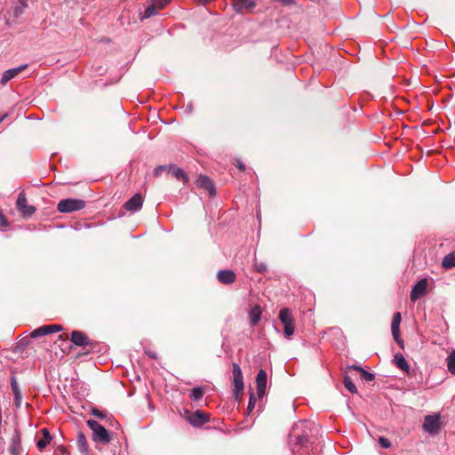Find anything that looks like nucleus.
<instances>
[{
  "instance_id": "28",
  "label": "nucleus",
  "mask_w": 455,
  "mask_h": 455,
  "mask_svg": "<svg viewBox=\"0 0 455 455\" xmlns=\"http://www.w3.org/2000/svg\"><path fill=\"white\" fill-rule=\"evenodd\" d=\"M28 4L26 0H19V3L13 9V14L16 18L20 17L24 10L27 8Z\"/></svg>"
},
{
  "instance_id": "45",
  "label": "nucleus",
  "mask_w": 455,
  "mask_h": 455,
  "mask_svg": "<svg viewBox=\"0 0 455 455\" xmlns=\"http://www.w3.org/2000/svg\"><path fill=\"white\" fill-rule=\"evenodd\" d=\"M4 117H5V115L3 116H0V123L4 119Z\"/></svg>"
},
{
  "instance_id": "9",
  "label": "nucleus",
  "mask_w": 455,
  "mask_h": 455,
  "mask_svg": "<svg viewBox=\"0 0 455 455\" xmlns=\"http://www.w3.org/2000/svg\"><path fill=\"white\" fill-rule=\"evenodd\" d=\"M402 321V316L399 312H396L393 315L392 323H391V332L392 336L395 339V341L400 345L403 346V339L400 338V323Z\"/></svg>"
},
{
  "instance_id": "11",
  "label": "nucleus",
  "mask_w": 455,
  "mask_h": 455,
  "mask_svg": "<svg viewBox=\"0 0 455 455\" xmlns=\"http://www.w3.org/2000/svg\"><path fill=\"white\" fill-rule=\"evenodd\" d=\"M9 451L11 455H21L22 453L21 435L18 429L14 430L12 436Z\"/></svg>"
},
{
  "instance_id": "46",
  "label": "nucleus",
  "mask_w": 455,
  "mask_h": 455,
  "mask_svg": "<svg viewBox=\"0 0 455 455\" xmlns=\"http://www.w3.org/2000/svg\"><path fill=\"white\" fill-rule=\"evenodd\" d=\"M59 339H63V335H60Z\"/></svg>"
},
{
  "instance_id": "35",
  "label": "nucleus",
  "mask_w": 455,
  "mask_h": 455,
  "mask_svg": "<svg viewBox=\"0 0 455 455\" xmlns=\"http://www.w3.org/2000/svg\"><path fill=\"white\" fill-rule=\"evenodd\" d=\"M379 443L384 449H387L391 446V442L387 438H385V437H380L379 439Z\"/></svg>"
},
{
  "instance_id": "8",
  "label": "nucleus",
  "mask_w": 455,
  "mask_h": 455,
  "mask_svg": "<svg viewBox=\"0 0 455 455\" xmlns=\"http://www.w3.org/2000/svg\"><path fill=\"white\" fill-rule=\"evenodd\" d=\"M232 6L237 13L252 12L256 6V0H232Z\"/></svg>"
},
{
  "instance_id": "3",
  "label": "nucleus",
  "mask_w": 455,
  "mask_h": 455,
  "mask_svg": "<svg viewBox=\"0 0 455 455\" xmlns=\"http://www.w3.org/2000/svg\"><path fill=\"white\" fill-rule=\"evenodd\" d=\"M85 207V202L82 199L67 198L58 203L57 210L61 213H70L82 210Z\"/></svg>"
},
{
  "instance_id": "25",
  "label": "nucleus",
  "mask_w": 455,
  "mask_h": 455,
  "mask_svg": "<svg viewBox=\"0 0 455 455\" xmlns=\"http://www.w3.org/2000/svg\"><path fill=\"white\" fill-rule=\"evenodd\" d=\"M394 360H395V363L396 366L399 369H401V370H403L404 371H409L408 363L405 360L404 356L401 353L395 354V356H394Z\"/></svg>"
},
{
  "instance_id": "18",
  "label": "nucleus",
  "mask_w": 455,
  "mask_h": 455,
  "mask_svg": "<svg viewBox=\"0 0 455 455\" xmlns=\"http://www.w3.org/2000/svg\"><path fill=\"white\" fill-rule=\"evenodd\" d=\"M217 278L220 283L224 284L233 283L235 280V274L229 269L220 270L217 274Z\"/></svg>"
},
{
  "instance_id": "22",
  "label": "nucleus",
  "mask_w": 455,
  "mask_h": 455,
  "mask_svg": "<svg viewBox=\"0 0 455 455\" xmlns=\"http://www.w3.org/2000/svg\"><path fill=\"white\" fill-rule=\"evenodd\" d=\"M168 172H170L177 180H182L184 183H187L188 181V177L186 174V172L182 169L175 165H169Z\"/></svg>"
},
{
  "instance_id": "10",
  "label": "nucleus",
  "mask_w": 455,
  "mask_h": 455,
  "mask_svg": "<svg viewBox=\"0 0 455 455\" xmlns=\"http://www.w3.org/2000/svg\"><path fill=\"white\" fill-rule=\"evenodd\" d=\"M427 279H421L416 283V284L412 287L411 291V300L416 301L419 299L421 296H423L427 291Z\"/></svg>"
},
{
  "instance_id": "17",
  "label": "nucleus",
  "mask_w": 455,
  "mask_h": 455,
  "mask_svg": "<svg viewBox=\"0 0 455 455\" xmlns=\"http://www.w3.org/2000/svg\"><path fill=\"white\" fill-rule=\"evenodd\" d=\"M196 184L198 187L206 189L210 196H214L216 194V190L214 185L210 178L205 175H200L197 178Z\"/></svg>"
},
{
  "instance_id": "44",
  "label": "nucleus",
  "mask_w": 455,
  "mask_h": 455,
  "mask_svg": "<svg viewBox=\"0 0 455 455\" xmlns=\"http://www.w3.org/2000/svg\"><path fill=\"white\" fill-rule=\"evenodd\" d=\"M188 108L189 109V112H191V111H192V105H191V104H188Z\"/></svg>"
},
{
  "instance_id": "5",
  "label": "nucleus",
  "mask_w": 455,
  "mask_h": 455,
  "mask_svg": "<svg viewBox=\"0 0 455 455\" xmlns=\"http://www.w3.org/2000/svg\"><path fill=\"white\" fill-rule=\"evenodd\" d=\"M422 428L431 435H435L441 429V417L439 413L427 415L424 418Z\"/></svg>"
},
{
  "instance_id": "36",
  "label": "nucleus",
  "mask_w": 455,
  "mask_h": 455,
  "mask_svg": "<svg viewBox=\"0 0 455 455\" xmlns=\"http://www.w3.org/2000/svg\"><path fill=\"white\" fill-rule=\"evenodd\" d=\"M254 267H255V269L257 270V272H259L260 274L265 273L267 269V265L262 262L255 263Z\"/></svg>"
},
{
  "instance_id": "27",
  "label": "nucleus",
  "mask_w": 455,
  "mask_h": 455,
  "mask_svg": "<svg viewBox=\"0 0 455 455\" xmlns=\"http://www.w3.org/2000/svg\"><path fill=\"white\" fill-rule=\"evenodd\" d=\"M343 383L345 387L351 393V394H356L357 388L355 383L353 382L351 377H349L347 374H345Z\"/></svg>"
},
{
  "instance_id": "16",
  "label": "nucleus",
  "mask_w": 455,
  "mask_h": 455,
  "mask_svg": "<svg viewBox=\"0 0 455 455\" xmlns=\"http://www.w3.org/2000/svg\"><path fill=\"white\" fill-rule=\"evenodd\" d=\"M28 67L27 64L21 65L18 68H10L4 72L2 78H1V84L3 85L6 84L10 80L14 78L17 75H19L21 71H23Z\"/></svg>"
},
{
  "instance_id": "34",
  "label": "nucleus",
  "mask_w": 455,
  "mask_h": 455,
  "mask_svg": "<svg viewBox=\"0 0 455 455\" xmlns=\"http://www.w3.org/2000/svg\"><path fill=\"white\" fill-rule=\"evenodd\" d=\"M44 326H41L36 330H34L31 333H30V337L33 338V339H36V338H38V337H42V336H44L45 335V332L44 331Z\"/></svg>"
},
{
  "instance_id": "19",
  "label": "nucleus",
  "mask_w": 455,
  "mask_h": 455,
  "mask_svg": "<svg viewBox=\"0 0 455 455\" xmlns=\"http://www.w3.org/2000/svg\"><path fill=\"white\" fill-rule=\"evenodd\" d=\"M11 387L14 395V403L17 408H20L22 403V394L20 389L17 379L14 376L11 378Z\"/></svg>"
},
{
  "instance_id": "38",
  "label": "nucleus",
  "mask_w": 455,
  "mask_h": 455,
  "mask_svg": "<svg viewBox=\"0 0 455 455\" xmlns=\"http://www.w3.org/2000/svg\"><path fill=\"white\" fill-rule=\"evenodd\" d=\"M8 226V221L0 211V228H4Z\"/></svg>"
},
{
  "instance_id": "31",
  "label": "nucleus",
  "mask_w": 455,
  "mask_h": 455,
  "mask_svg": "<svg viewBox=\"0 0 455 455\" xmlns=\"http://www.w3.org/2000/svg\"><path fill=\"white\" fill-rule=\"evenodd\" d=\"M44 329L45 335L53 333V332H59L63 330L61 325L59 324H50V325H43Z\"/></svg>"
},
{
  "instance_id": "39",
  "label": "nucleus",
  "mask_w": 455,
  "mask_h": 455,
  "mask_svg": "<svg viewBox=\"0 0 455 455\" xmlns=\"http://www.w3.org/2000/svg\"><path fill=\"white\" fill-rule=\"evenodd\" d=\"M164 170L168 171V166H164V165L158 166L155 169V174L159 175Z\"/></svg>"
},
{
  "instance_id": "2",
  "label": "nucleus",
  "mask_w": 455,
  "mask_h": 455,
  "mask_svg": "<svg viewBox=\"0 0 455 455\" xmlns=\"http://www.w3.org/2000/svg\"><path fill=\"white\" fill-rule=\"evenodd\" d=\"M87 426L92 431V440L95 443L107 444L112 440L109 431L94 419H88Z\"/></svg>"
},
{
  "instance_id": "12",
  "label": "nucleus",
  "mask_w": 455,
  "mask_h": 455,
  "mask_svg": "<svg viewBox=\"0 0 455 455\" xmlns=\"http://www.w3.org/2000/svg\"><path fill=\"white\" fill-rule=\"evenodd\" d=\"M71 342L78 347L86 348L92 345L89 338L80 331H73L71 333Z\"/></svg>"
},
{
  "instance_id": "40",
  "label": "nucleus",
  "mask_w": 455,
  "mask_h": 455,
  "mask_svg": "<svg viewBox=\"0 0 455 455\" xmlns=\"http://www.w3.org/2000/svg\"><path fill=\"white\" fill-rule=\"evenodd\" d=\"M235 162H236V167L240 171H244L245 170V165H244V164L241 160L237 159Z\"/></svg>"
},
{
  "instance_id": "7",
  "label": "nucleus",
  "mask_w": 455,
  "mask_h": 455,
  "mask_svg": "<svg viewBox=\"0 0 455 455\" xmlns=\"http://www.w3.org/2000/svg\"><path fill=\"white\" fill-rule=\"evenodd\" d=\"M17 208L24 218H29L36 212V207L28 204L27 197L24 192H20L17 198Z\"/></svg>"
},
{
  "instance_id": "42",
  "label": "nucleus",
  "mask_w": 455,
  "mask_h": 455,
  "mask_svg": "<svg viewBox=\"0 0 455 455\" xmlns=\"http://www.w3.org/2000/svg\"><path fill=\"white\" fill-rule=\"evenodd\" d=\"M360 368H362L361 366H358V365H351L348 367V369L350 370H355V371H357L360 372Z\"/></svg>"
},
{
  "instance_id": "13",
  "label": "nucleus",
  "mask_w": 455,
  "mask_h": 455,
  "mask_svg": "<svg viewBox=\"0 0 455 455\" xmlns=\"http://www.w3.org/2000/svg\"><path fill=\"white\" fill-rule=\"evenodd\" d=\"M267 383V374L265 370H259L256 377L257 394L259 397H263L266 393Z\"/></svg>"
},
{
  "instance_id": "15",
  "label": "nucleus",
  "mask_w": 455,
  "mask_h": 455,
  "mask_svg": "<svg viewBox=\"0 0 455 455\" xmlns=\"http://www.w3.org/2000/svg\"><path fill=\"white\" fill-rule=\"evenodd\" d=\"M143 198L140 194H135L125 203V209L129 212H138L141 209Z\"/></svg>"
},
{
  "instance_id": "30",
  "label": "nucleus",
  "mask_w": 455,
  "mask_h": 455,
  "mask_svg": "<svg viewBox=\"0 0 455 455\" xmlns=\"http://www.w3.org/2000/svg\"><path fill=\"white\" fill-rule=\"evenodd\" d=\"M204 395V390L200 387H196L191 389L190 398L194 401H199Z\"/></svg>"
},
{
  "instance_id": "37",
  "label": "nucleus",
  "mask_w": 455,
  "mask_h": 455,
  "mask_svg": "<svg viewBox=\"0 0 455 455\" xmlns=\"http://www.w3.org/2000/svg\"><path fill=\"white\" fill-rule=\"evenodd\" d=\"M92 413L93 416H95V417H97V418H99L100 419H103L106 418V414L103 411H100L98 409H93L92 411Z\"/></svg>"
},
{
  "instance_id": "4",
  "label": "nucleus",
  "mask_w": 455,
  "mask_h": 455,
  "mask_svg": "<svg viewBox=\"0 0 455 455\" xmlns=\"http://www.w3.org/2000/svg\"><path fill=\"white\" fill-rule=\"evenodd\" d=\"M279 320L283 324V334L287 339H290L291 336L294 333L295 325H294V318L289 308L283 307L279 311L278 315Z\"/></svg>"
},
{
  "instance_id": "23",
  "label": "nucleus",
  "mask_w": 455,
  "mask_h": 455,
  "mask_svg": "<svg viewBox=\"0 0 455 455\" xmlns=\"http://www.w3.org/2000/svg\"><path fill=\"white\" fill-rule=\"evenodd\" d=\"M149 5L146 8L144 12L140 13V20H146L148 18H151L153 16H156L158 13V9L156 5V4L153 3V1H148Z\"/></svg>"
},
{
  "instance_id": "21",
  "label": "nucleus",
  "mask_w": 455,
  "mask_h": 455,
  "mask_svg": "<svg viewBox=\"0 0 455 455\" xmlns=\"http://www.w3.org/2000/svg\"><path fill=\"white\" fill-rule=\"evenodd\" d=\"M262 310L259 305H255L249 312L250 323L252 326L257 325L261 319Z\"/></svg>"
},
{
  "instance_id": "6",
  "label": "nucleus",
  "mask_w": 455,
  "mask_h": 455,
  "mask_svg": "<svg viewBox=\"0 0 455 455\" xmlns=\"http://www.w3.org/2000/svg\"><path fill=\"white\" fill-rule=\"evenodd\" d=\"M232 368L234 394L238 398L243 392V377L238 363H233Z\"/></svg>"
},
{
  "instance_id": "24",
  "label": "nucleus",
  "mask_w": 455,
  "mask_h": 455,
  "mask_svg": "<svg viewBox=\"0 0 455 455\" xmlns=\"http://www.w3.org/2000/svg\"><path fill=\"white\" fill-rule=\"evenodd\" d=\"M41 432L43 438L37 441L36 446L40 451H43L50 443L52 436L50 431L47 428H43Z\"/></svg>"
},
{
  "instance_id": "41",
  "label": "nucleus",
  "mask_w": 455,
  "mask_h": 455,
  "mask_svg": "<svg viewBox=\"0 0 455 455\" xmlns=\"http://www.w3.org/2000/svg\"><path fill=\"white\" fill-rule=\"evenodd\" d=\"M146 354H147L150 358H153V359H156V353H154V352L146 351Z\"/></svg>"
},
{
  "instance_id": "20",
  "label": "nucleus",
  "mask_w": 455,
  "mask_h": 455,
  "mask_svg": "<svg viewBox=\"0 0 455 455\" xmlns=\"http://www.w3.org/2000/svg\"><path fill=\"white\" fill-rule=\"evenodd\" d=\"M76 445L82 455H89V446L86 436L84 433L79 432L76 436Z\"/></svg>"
},
{
  "instance_id": "29",
  "label": "nucleus",
  "mask_w": 455,
  "mask_h": 455,
  "mask_svg": "<svg viewBox=\"0 0 455 455\" xmlns=\"http://www.w3.org/2000/svg\"><path fill=\"white\" fill-rule=\"evenodd\" d=\"M448 371L455 374V350H452L447 357Z\"/></svg>"
},
{
  "instance_id": "32",
  "label": "nucleus",
  "mask_w": 455,
  "mask_h": 455,
  "mask_svg": "<svg viewBox=\"0 0 455 455\" xmlns=\"http://www.w3.org/2000/svg\"><path fill=\"white\" fill-rule=\"evenodd\" d=\"M360 372H361V378L363 380H365L366 382H371V381L374 380V379H375V376L373 373H371L363 368H360Z\"/></svg>"
},
{
  "instance_id": "26",
  "label": "nucleus",
  "mask_w": 455,
  "mask_h": 455,
  "mask_svg": "<svg viewBox=\"0 0 455 455\" xmlns=\"http://www.w3.org/2000/svg\"><path fill=\"white\" fill-rule=\"evenodd\" d=\"M443 267L450 269L455 267V252L449 253L446 255L442 261Z\"/></svg>"
},
{
  "instance_id": "14",
  "label": "nucleus",
  "mask_w": 455,
  "mask_h": 455,
  "mask_svg": "<svg viewBox=\"0 0 455 455\" xmlns=\"http://www.w3.org/2000/svg\"><path fill=\"white\" fill-rule=\"evenodd\" d=\"M188 421L194 427H200L209 421V416L201 411L191 413L188 418Z\"/></svg>"
},
{
  "instance_id": "33",
  "label": "nucleus",
  "mask_w": 455,
  "mask_h": 455,
  "mask_svg": "<svg viewBox=\"0 0 455 455\" xmlns=\"http://www.w3.org/2000/svg\"><path fill=\"white\" fill-rule=\"evenodd\" d=\"M256 398L252 392L250 393L249 403L247 406L248 413H251L255 407Z\"/></svg>"
},
{
  "instance_id": "43",
  "label": "nucleus",
  "mask_w": 455,
  "mask_h": 455,
  "mask_svg": "<svg viewBox=\"0 0 455 455\" xmlns=\"http://www.w3.org/2000/svg\"><path fill=\"white\" fill-rule=\"evenodd\" d=\"M199 1H200L201 3H203V4H206V3L210 2L211 0H199Z\"/></svg>"
},
{
  "instance_id": "1",
  "label": "nucleus",
  "mask_w": 455,
  "mask_h": 455,
  "mask_svg": "<svg viewBox=\"0 0 455 455\" xmlns=\"http://www.w3.org/2000/svg\"><path fill=\"white\" fill-rule=\"evenodd\" d=\"M318 434V426L310 420H300L293 424L288 443L294 455H315L313 442L309 440Z\"/></svg>"
}]
</instances>
